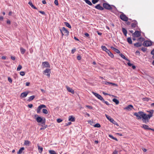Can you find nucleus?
Instances as JSON below:
<instances>
[{"label":"nucleus","instance_id":"obj_1","mask_svg":"<svg viewBox=\"0 0 154 154\" xmlns=\"http://www.w3.org/2000/svg\"><path fill=\"white\" fill-rule=\"evenodd\" d=\"M140 115L142 118H143V119L144 120H149L152 117V115L149 116L148 115H146V114H144L143 112H140Z\"/></svg>","mask_w":154,"mask_h":154},{"label":"nucleus","instance_id":"obj_2","mask_svg":"<svg viewBox=\"0 0 154 154\" xmlns=\"http://www.w3.org/2000/svg\"><path fill=\"white\" fill-rule=\"evenodd\" d=\"M36 121L38 123H41L42 124H45L46 120L45 118H42L40 116H38L36 118Z\"/></svg>","mask_w":154,"mask_h":154},{"label":"nucleus","instance_id":"obj_3","mask_svg":"<svg viewBox=\"0 0 154 154\" xmlns=\"http://www.w3.org/2000/svg\"><path fill=\"white\" fill-rule=\"evenodd\" d=\"M103 6L107 10H111L112 9V8L111 6L106 3H103Z\"/></svg>","mask_w":154,"mask_h":154},{"label":"nucleus","instance_id":"obj_4","mask_svg":"<svg viewBox=\"0 0 154 154\" xmlns=\"http://www.w3.org/2000/svg\"><path fill=\"white\" fill-rule=\"evenodd\" d=\"M46 106L45 105L42 104L40 105L38 107L37 109V112L38 113H41V111L42 109V110L43 108H45Z\"/></svg>","mask_w":154,"mask_h":154},{"label":"nucleus","instance_id":"obj_5","mask_svg":"<svg viewBox=\"0 0 154 154\" xmlns=\"http://www.w3.org/2000/svg\"><path fill=\"white\" fill-rule=\"evenodd\" d=\"M152 45V43L151 41H144L143 44V46L146 47L149 46L151 45Z\"/></svg>","mask_w":154,"mask_h":154},{"label":"nucleus","instance_id":"obj_6","mask_svg":"<svg viewBox=\"0 0 154 154\" xmlns=\"http://www.w3.org/2000/svg\"><path fill=\"white\" fill-rule=\"evenodd\" d=\"M120 17L122 20L124 21H127L128 20V17L124 14H121L120 15Z\"/></svg>","mask_w":154,"mask_h":154},{"label":"nucleus","instance_id":"obj_7","mask_svg":"<svg viewBox=\"0 0 154 154\" xmlns=\"http://www.w3.org/2000/svg\"><path fill=\"white\" fill-rule=\"evenodd\" d=\"M133 35L134 37H138L141 35L140 32L138 31H135Z\"/></svg>","mask_w":154,"mask_h":154},{"label":"nucleus","instance_id":"obj_8","mask_svg":"<svg viewBox=\"0 0 154 154\" xmlns=\"http://www.w3.org/2000/svg\"><path fill=\"white\" fill-rule=\"evenodd\" d=\"M141 111L139 112L138 113L137 112H135L134 113V115L136 116L137 117V118L138 119H140L142 117L141 116H140V112H143Z\"/></svg>","mask_w":154,"mask_h":154},{"label":"nucleus","instance_id":"obj_9","mask_svg":"<svg viewBox=\"0 0 154 154\" xmlns=\"http://www.w3.org/2000/svg\"><path fill=\"white\" fill-rule=\"evenodd\" d=\"M60 31L63 32L65 34L68 35L69 33L67 30L64 27H63L62 29H60Z\"/></svg>","mask_w":154,"mask_h":154},{"label":"nucleus","instance_id":"obj_10","mask_svg":"<svg viewBox=\"0 0 154 154\" xmlns=\"http://www.w3.org/2000/svg\"><path fill=\"white\" fill-rule=\"evenodd\" d=\"M66 88L67 91L71 93L72 94H73L74 93V90L71 88L67 86H66Z\"/></svg>","mask_w":154,"mask_h":154},{"label":"nucleus","instance_id":"obj_11","mask_svg":"<svg viewBox=\"0 0 154 154\" xmlns=\"http://www.w3.org/2000/svg\"><path fill=\"white\" fill-rule=\"evenodd\" d=\"M29 92H25L22 93L20 96L21 98H24L26 97Z\"/></svg>","mask_w":154,"mask_h":154},{"label":"nucleus","instance_id":"obj_12","mask_svg":"<svg viewBox=\"0 0 154 154\" xmlns=\"http://www.w3.org/2000/svg\"><path fill=\"white\" fill-rule=\"evenodd\" d=\"M137 21H135L134 22V23H132L131 25V26L132 28H134L137 27L138 26L137 25Z\"/></svg>","mask_w":154,"mask_h":154},{"label":"nucleus","instance_id":"obj_13","mask_svg":"<svg viewBox=\"0 0 154 154\" xmlns=\"http://www.w3.org/2000/svg\"><path fill=\"white\" fill-rule=\"evenodd\" d=\"M95 8L97 9L100 10H103L104 8L102 7L101 6L100 4H98L95 6Z\"/></svg>","mask_w":154,"mask_h":154},{"label":"nucleus","instance_id":"obj_14","mask_svg":"<svg viewBox=\"0 0 154 154\" xmlns=\"http://www.w3.org/2000/svg\"><path fill=\"white\" fill-rule=\"evenodd\" d=\"M103 83L105 84L106 85H108L110 84L112 85L115 86H117L118 85H117L116 84L107 82H104V83Z\"/></svg>","mask_w":154,"mask_h":154},{"label":"nucleus","instance_id":"obj_15","mask_svg":"<svg viewBox=\"0 0 154 154\" xmlns=\"http://www.w3.org/2000/svg\"><path fill=\"white\" fill-rule=\"evenodd\" d=\"M133 107L131 105H129L127 106L124 109H127L128 110H131L133 109Z\"/></svg>","mask_w":154,"mask_h":154},{"label":"nucleus","instance_id":"obj_16","mask_svg":"<svg viewBox=\"0 0 154 154\" xmlns=\"http://www.w3.org/2000/svg\"><path fill=\"white\" fill-rule=\"evenodd\" d=\"M141 127L146 130H149V128H150L148 125H143Z\"/></svg>","mask_w":154,"mask_h":154},{"label":"nucleus","instance_id":"obj_17","mask_svg":"<svg viewBox=\"0 0 154 154\" xmlns=\"http://www.w3.org/2000/svg\"><path fill=\"white\" fill-rule=\"evenodd\" d=\"M105 116L107 119L110 122H114V119L112 118L110 116H108L107 114H105Z\"/></svg>","mask_w":154,"mask_h":154},{"label":"nucleus","instance_id":"obj_18","mask_svg":"<svg viewBox=\"0 0 154 154\" xmlns=\"http://www.w3.org/2000/svg\"><path fill=\"white\" fill-rule=\"evenodd\" d=\"M28 4L31 6V7L33 9H37V8H36L35 6H34L33 4H32V2L31 1H29L28 2Z\"/></svg>","mask_w":154,"mask_h":154},{"label":"nucleus","instance_id":"obj_19","mask_svg":"<svg viewBox=\"0 0 154 154\" xmlns=\"http://www.w3.org/2000/svg\"><path fill=\"white\" fill-rule=\"evenodd\" d=\"M101 48L103 51H105L107 53L109 52V51H110L105 46H101Z\"/></svg>","mask_w":154,"mask_h":154},{"label":"nucleus","instance_id":"obj_20","mask_svg":"<svg viewBox=\"0 0 154 154\" xmlns=\"http://www.w3.org/2000/svg\"><path fill=\"white\" fill-rule=\"evenodd\" d=\"M119 55L123 59L126 60L127 61L130 62V60L127 59L126 57H125V56L123 54H119Z\"/></svg>","mask_w":154,"mask_h":154},{"label":"nucleus","instance_id":"obj_21","mask_svg":"<svg viewBox=\"0 0 154 154\" xmlns=\"http://www.w3.org/2000/svg\"><path fill=\"white\" fill-rule=\"evenodd\" d=\"M42 65L44 68L48 67V62H43L42 63Z\"/></svg>","mask_w":154,"mask_h":154},{"label":"nucleus","instance_id":"obj_22","mask_svg":"<svg viewBox=\"0 0 154 154\" xmlns=\"http://www.w3.org/2000/svg\"><path fill=\"white\" fill-rule=\"evenodd\" d=\"M37 147L38 148V152H39L41 153L43 150V148L41 147L39 144H38Z\"/></svg>","mask_w":154,"mask_h":154},{"label":"nucleus","instance_id":"obj_23","mask_svg":"<svg viewBox=\"0 0 154 154\" xmlns=\"http://www.w3.org/2000/svg\"><path fill=\"white\" fill-rule=\"evenodd\" d=\"M75 119L72 116H70L69 118V120L71 122H74Z\"/></svg>","mask_w":154,"mask_h":154},{"label":"nucleus","instance_id":"obj_24","mask_svg":"<svg viewBox=\"0 0 154 154\" xmlns=\"http://www.w3.org/2000/svg\"><path fill=\"white\" fill-rule=\"evenodd\" d=\"M24 150V147H21L19 150L17 152V154H21L23 151Z\"/></svg>","mask_w":154,"mask_h":154},{"label":"nucleus","instance_id":"obj_25","mask_svg":"<svg viewBox=\"0 0 154 154\" xmlns=\"http://www.w3.org/2000/svg\"><path fill=\"white\" fill-rule=\"evenodd\" d=\"M111 48L117 53H119L120 52L119 51L118 49L114 48L113 47H111Z\"/></svg>","mask_w":154,"mask_h":154},{"label":"nucleus","instance_id":"obj_26","mask_svg":"<svg viewBox=\"0 0 154 154\" xmlns=\"http://www.w3.org/2000/svg\"><path fill=\"white\" fill-rule=\"evenodd\" d=\"M35 97L34 95H32L31 96H30L29 98V99L27 100V101L30 102L31 101L33 100L34 98H35Z\"/></svg>","mask_w":154,"mask_h":154},{"label":"nucleus","instance_id":"obj_27","mask_svg":"<svg viewBox=\"0 0 154 154\" xmlns=\"http://www.w3.org/2000/svg\"><path fill=\"white\" fill-rule=\"evenodd\" d=\"M122 31L125 36H126L127 34V31L124 28H122Z\"/></svg>","mask_w":154,"mask_h":154},{"label":"nucleus","instance_id":"obj_28","mask_svg":"<svg viewBox=\"0 0 154 154\" xmlns=\"http://www.w3.org/2000/svg\"><path fill=\"white\" fill-rule=\"evenodd\" d=\"M30 143V142L29 140H25L24 141V145L28 146H29Z\"/></svg>","mask_w":154,"mask_h":154},{"label":"nucleus","instance_id":"obj_29","mask_svg":"<svg viewBox=\"0 0 154 154\" xmlns=\"http://www.w3.org/2000/svg\"><path fill=\"white\" fill-rule=\"evenodd\" d=\"M20 51L21 53L22 54H24L26 51V50L22 47L20 48Z\"/></svg>","mask_w":154,"mask_h":154},{"label":"nucleus","instance_id":"obj_30","mask_svg":"<svg viewBox=\"0 0 154 154\" xmlns=\"http://www.w3.org/2000/svg\"><path fill=\"white\" fill-rule=\"evenodd\" d=\"M134 45L136 47H140L142 45V44L139 42L136 43L134 44Z\"/></svg>","mask_w":154,"mask_h":154},{"label":"nucleus","instance_id":"obj_31","mask_svg":"<svg viewBox=\"0 0 154 154\" xmlns=\"http://www.w3.org/2000/svg\"><path fill=\"white\" fill-rule=\"evenodd\" d=\"M127 41L128 42L129 44H132V41L131 40V38L130 37H128L127 38Z\"/></svg>","mask_w":154,"mask_h":154},{"label":"nucleus","instance_id":"obj_32","mask_svg":"<svg viewBox=\"0 0 154 154\" xmlns=\"http://www.w3.org/2000/svg\"><path fill=\"white\" fill-rule=\"evenodd\" d=\"M112 101L115 102L116 104H118L119 103V101L116 98H114L112 99Z\"/></svg>","mask_w":154,"mask_h":154},{"label":"nucleus","instance_id":"obj_33","mask_svg":"<svg viewBox=\"0 0 154 154\" xmlns=\"http://www.w3.org/2000/svg\"><path fill=\"white\" fill-rule=\"evenodd\" d=\"M84 1L88 5H91V6L92 5V3H91V2L90 1H89V0H84Z\"/></svg>","mask_w":154,"mask_h":154},{"label":"nucleus","instance_id":"obj_34","mask_svg":"<svg viewBox=\"0 0 154 154\" xmlns=\"http://www.w3.org/2000/svg\"><path fill=\"white\" fill-rule=\"evenodd\" d=\"M43 74L48 76V68L46 69L44 71Z\"/></svg>","mask_w":154,"mask_h":154},{"label":"nucleus","instance_id":"obj_35","mask_svg":"<svg viewBox=\"0 0 154 154\" xmlns=\"http://www.w3.org/2000/svg\"><path fill=\"white\" fill-rule=\"evenodd\" d=\"M147 112H148L149 113V114H148V115H149V116L150 115H152V117L153 116L152 114H153L154 110H150V111H148Z\"/></svg>","mask_w":154,"mask_h":154},{"label":"nucleus","instance_id":"obj_36","mask_svg":"<svg viewBox=\"0 0 154 154\" xmlns=\"http://www.w3.org/2000/svg\"><path fill=\"white\" fill-rule=\"evenodd\" d=\"M64 24L68 28H71V26L69 23L66 22H65L64 23Z\"/></svg>","mask_w":154,"mask_h":154},{"label":"nucleus","instance_id":"obj_37","mask_svg":"<svg viewBox=\"0 0 154 154\" xmlns=\"http://www.w3.org/2000/svg\"><path fill=\"white\" fill-rule=\"evenodd\" d=\"M98 99L100 100L101 101L102 100H103V97L100 94H99L98 95L97 97Z\"/></svg>","mask_w":154,"mask_h":154},{"label":"nucleus","instance_id":"obj_38","mask_svg":"<svg viewBox=\"0 0 154 154\" xmlns=\"http://www.w3.org/2000/svg\"><path fill=\"white\" fill-rule=\"evenodd\" d=\"M22 68V66L20 64L18 65V67H17V71H19Z\"/></svg>","mask_w":154,"mask_h":154},{"label":"nucleus","instance_id":"obj_39","mask_svg":"<svg viewBox=\"0 0 154 154\" xmlns=\"http://www.w3.org/2000/svg\"><path fill=\"white\" fill-rule=\"evenodd\" d=\"M107 53L111 57L113 58L114 57L113 54L110 51H109V52H107Z\"/></svg>","mask_w":154,"mask_h":154},{"label":"nucleus","instance_id":"obj_40","mask_svg":"<svg viewBox=\"0 0 154 154\" xmlns=\"http://www.w3.org/2000/svg\"><path fill=\"white\" fill-rule=\"evenodd\" d=\"M109 136L112 139L115 140H117V139L115 137L113 136L112 135H111L110 134L109 135Z\"/></svg>","mask_w":154,"mask_h":154},{"label":"nucleus","instance_id":"obj_41","mask_svg":"<svg viewBox=\"0 0 154 154\" xmlns=\"http://www.w3.org/2000/svg\"><path fill=\"white\" fill-rule=\"evenodd\" d=\"M49 152L50 154H57L55 152L54 150H50Z\"/></svg>","mask_w":154,"mask_h":154},{"label":"nucleus","instance_id":"obj_42","mask_svg":"<svg viewBox=\"0 0 154 154\" xmlns=\"http://www.w3.org/2000/svg\"><path fill=\"white\" fill-rule=\"evenodd\" d=\"M42 112L45 114H47L48 113V111L47 109H43L42 110Z\"/></svg>","mask_w":154,"mask_h":154},{"label":"nucleus","instance_id":"obj_43","mask_svg":"<svg viewBox=\"0 0 154 154\" xmlns=\"http://www.w3.org/2000/svg\"><path fill=\"white\" fill-rule=\"evenodd\" d=\"M94 126L95 127L99 128L100 127V125L99 123H97L94 125Z\"/></svg>","mask_w":154,"mask_h":154},{"label":"nucleus","instance_id":"obj_44","mask_svg":"<svg viewBox=\"0 0 154 154\" xmlns=\"http://www.w3.org/2000/svg\"><path fill=\"white\" fill-rule=\"evenodd\" d=\"M20 75L22 76H23L25 75V73L24 71H21L20 72Z\"/></svg>","mask_w":154,"mask_h":154},{"label":"nucleus","instance_id":"obj_45","mask_svg":"<svg viewBox=\"0 0 154 154\" xmlns=\"http://www.w3.org/2000/svg\"><path fill=\"white\" fill-rule=\"evenodd\" d=\"M102 102H103V103H105L107 105H109V102L107 101H105L103 99V100H102Z\"/></svg>","mask_w":154,"mask_h":154},{"label":"nucleus","instance_id":"obj_46","mask_svg":"<svg viewBox=\"0 0 154 154\" xmlns=\"http://www.w3.org/2000/svg\"><path fill=\"white\" fill-rule=\"evenodd\" d=\"M57 122L58 123H60L63 121V120L60 119H57Z\"/></svg>","mask_w":154,"mask_h":154},{"label":"nucleus","instance_id":"obj_47","mask_svg":"<svg viewBox=\"0 0 154 154\" xmlns=\"http://www.w3.org/2000/svg\"><path fill=\"white\" fill-rule=\"evenodd\" d=\"M99 0H92V2L93 4H95L99 1Z\"/></svg>","mask_w":154,"mask_h":154},{"label":"nucleus","instance_id":"obj_48","mask_svg":"<svg viewBox=\"0 0 154 154\" xmlns=\"http://www.w3.org/2000/svg\"><path fill=\"white\" fill-rule=\"evenodd\" d=\"M8 80L9 82L10 83H12V79L10 77H8Z\"/></svg>","mask_w":154,"mask_h":154},{"label":"nucleus","instance_id":"obj_49","mask_svg":"<svg viewBox=\"0 0 154 154\" xmlns=\"http://www.w3.org/2000/svg\"><path fill=\"white\" fill-rule=\"evenodd\" d=\"M92 93L93 94H94L95 97H97L98 95L99 94H98L97 93H95L94 92H92Z\"/></svg>","mask_w":154,"mask_h":154},{"label":"nucleus","instance_id":"obj_50","mask_svg":"<svg viewBox=\"0 0 154 154\" xmlns=\"http://www.w3.org/2000/svg\"><path fill=\"white\" fill-rule=\"evenodd\" d=\"M76 51V49L75 48H74L71 51V53L72 54H73L75 51Z\"/></svg>","mask_w":154,"mask_h":154},{"label":"nucleus","instance_id":"obj_51","mask_svg":"<svg viewBox=\"0 0 154 154\" xmlns=\"http://www.w3.org/2000/svg\"><path fill=\"white\" fill-rule=\"evenodd\" d=\"M86 106L90 109H92L93 108V107L90 106L86 105Z\"/></svg>","mask_w":154,"mask_h":154},{"label":"nucleus","instance_id":"obj_52","mask_svg":"<svg viewBox=\"0 0 154 154\" xmlns=\"http://www.w3.org/2000/svg\"><path fill=\"white\" fill-rule=\"evenodd\" d=\"M6 23L7 24L10 25L11 24V22L10 20L8 19Z\"/></svg>","mask_w":154,"mask_h":154},{"label":"nucleus","instance_id":"obj_53","mask_svg":"<svg viewBox=\"0 0 154 154\" xmlns=\"http://www.w3.org/2000/svg\"><path fill=\"white\" fill-rule=\"evenodd\" d=\"M77 58L78 60H81L82 57L80 55H79L77 56Z\"/></svg>","mask_w":154,"mask_h":154},{"label":"nucleus","instance_id":"obj_54","mask_svg":"<svg viewBox=\"0 0 154 154\" xmlns=\"http://www.w3.org/2000/svg\"><path fill=\"white\" fill-rule=\"evenodd\" d=\"M138 40L140 41H143L144 40V38H143L140 37L138 38Z\"/></svg>","mask_w":154,"mask_h":154},{"label":"nucleus","instance_id":"obj_55","mask_svg":"<svg viewBox=\"0 0 154 154\" xmlns=\"http://www.w3.org/2000/svg\"><path fill=\"white\" fill-rule=\"evenodd\" d=\"M54 2L56 5H58V1L57 0H55Z\"/></svg>","mask_w":154,"mask_h":154},{"label":"nucleus","instance_id":"obj_56","mask_svg":"<svg viewBox=\"0 0 154 154\" xmlns=\"http://www.w3.org/2000/svg\"><path fill=\"white\" fill-rule=\"evenodd\" d=\"M143 122L145 123H147L149 122V120H144L143 119Z\"/></svg>","mask_w":154,"mask_h":154},{"label":"nucleus","instance_id":"obj_57","mask_svg":"<svg viewBox=\"0 0 154 154\" xmlns=\"http://www.w3.org/2000/svg\"><path fill=\"white\" fill-rule=\"evenodd\" d=\"M127 63L128 65L130 66H131L133 64L130 63V62H129Z\"/></svg>","mask_w":154,"mask_h":154},{"label":"nucleus","instance_id":"obj_58","mask_svg":"<svg viewBox=\"0 0 154 154\" xmlns=\"http://www.w3.org/2000/svg\"><path fill=\"white\" fill-rule=\"evenodd\" d=\"M11 58L12 60H15V57L14 56H11Z\"/></svg>","mask_w":154,"mask_h":154},{"label":"nucleus","instance_id":"obj_59","mask_svg":"<svg viewBox=\"0 0 154 154\" xmlns=\"http://www.w3.org/2000/svg\"><path fill=\"white\" fill-rule=\"evenodd\" d=\"M28 106L29 108H31L33 106V105L32 104H29L28 105Z\"/></svg>","mask_w":154,"mask_h":154},{"label":"nucleus","instance_id":"obj_60","mask_svg":"<svg viewBox=\"0 0 154 154\" xmlns=\"http://www.w3.org/2000/svg\"><path fill=\"white\" fill-rule=\"evenodd\" d=\"M0 21H3V17L2 16H0Z\"/></svg>","mask_w":154,"mask_h":154},{"label":"nucleus","instance_id":"obj_61","mask_svg":"<svg viewBox=\"0 0 154 154\" xmlns=\"http://www.w3.org/2000/svg\"><path fill=\"white\" fill-rule=\"evenodd\" d=\"M39 13H40L42 14H43V15H45V12L44 11H39Z\"/></svg>","mask_w":154,"mask_h":154},{"label":"nucleus","instance_id":"obj_62","mask_svg":"<svg viewBox=\"0 0 154 154\" xmlns=\"http://www.w3.org/2000/svg\"><path fill=\"white\" fill-rule=\"evenodd\" d=\"M141 50L142 51H146V48H141Z\"/></svg>","mask_w":154,"mask_h":154},{"label":"nucleus","instance_id":"obj_63","mask_svg":"<svg viewBox=\"0 0 154 154\" xmlns=\"http://www.w3.org/2000/svg\"><path fill=\"white\" fill-rule=\"evenodd\" d=\"M112 154H118V152L116 150H115L112 153Z\"/></svg>","mask_w":154,"mask_h":154},{"label":"nucleus","instance_id":"obj_64","mask_svg":"<svg viewBox=\"0 0 154 154\" xmlns=\"http://www.w3.org/2000/svg\"><path fill=\"white\" fill-rule=\"evenodd\" d=\"M151 54L154 55V49L151 51Z\"/></svg>","mask_w":154,"mask_h":154}]
</instances>
